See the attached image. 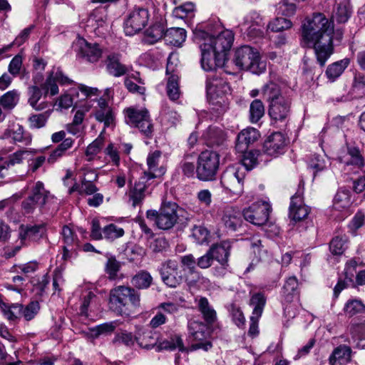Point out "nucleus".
<instances>
[{
	"mask_svg": "<svg viewBox=\"0 0 365 365\" xmlns=\"http://www.w3.org/2000/svg\"><path fill=\"white\" fill-rule=\"evenodd\" d=\"M48 194L49 192L45 189L43 183L41 181H37L31 187L29 196L39 207H43L46 202Z\"/></svg>",
	"mask_w": 365,
	"mask_h": 365,
	"instance_id": "nucleus-41",
	"label": "nucleus"
},
{
	"mask_svg": "<svg viewBox=\"0 0 365 365\" xmlns=\"http://www.w3.org/2000/svg\"><path fill=\"white\" fill-rule=\"evenodd\" d=\"M297 287L298 282L296 277H291L287 279L282 291L284 302L290 303L297 297Z\"/></svg>",
	"mask_w": 365,
	"mask_h": 365,
	"instance_id": "nucleus-39",
	"label": "nucleus"
},
{
	"mask_svg": "<svg viewBox=\"0 0 365 365\" xmlns=\"http://www.w3.org/2000/svg\"><path fill=\"white\" fill-rule=\"evenodd\" d=\"M178 206L175 202H165L159 210L158 227L161 230H169L177 222L178 215L177 213Z\"/></svg>",
	"mask_w": 365,
	"mask_h": 365,
	"instance_id": "nucleus-16",
	"label": "nucleus"
},
{
	"mask_svg": "<svg viewBox=\"0 0 365 365\" xmlns=\"http://www.w3.org/2000/svg\"><path fill=\"white\" fill-rule=\"evenodd\" d=\"M365 310V306L361 300L350 299L344 305V312L346 316L353 317L359 313H362Z\"/></svg>",
	"mask_w": 365,
	"mask_h": 365,
	"instance_id": "nucleus-53",
	"label": "nucleus"
},
{
	"mask_svg": "<svg viewBox=\"0 0 365 365\" xmlns=\"http://www.w3.org/2000/svg\"><path fill=\"white\" fill-rule=\"evenodd\" d=\"M103 238L107 240L113 241L124 235L123 228L114 224H110L103 228Z\"/></svg>",
	"mask_w": 365,
	"mask_h": 365,
	"instance_id": "nucleus-55",
	"label": "nucleus"
},
{
	"mask_svg": "<svg viewBox=\"0 0 365 365\" xmlns=\"http://www.w3.org/2000/svg\"><path fill=\"white\" fill-rule=\"evenodd\" d=\"M121 267L120 262L115 257L110 256L108 257L107 262L105 266L106 273L108 275L110 279H115L117 274Z\"/></svg>",
	"mask_w": 365,
	"mask_h": 365,
	"instance_id": "nucleus-58",
	"label": "nucleus"
},
{
	"mask_svg": "<svg viewBox=\"0 0 365 365\" xmlns=\"http://www.w3.org/2000/svg\"><path fill=\"white\" fill-rule=\"evenodd\" d=\"M351 16V9L349 0H343L337 4L334 13V18L339 23H345Z\"/></svg>",
	"mask_w": 365,
	"mask_h": 365,
	"instance_id": "nucleus-49",
	"label": "nucleus"
},
{
	"mask_svg": "<svg viewBox=\"0 0 365 365\" xmlns=\"http://www.w3.org/2000/svg\"><path fill=\"white\" fill-rule=\"evenodd\" d=\"M351 349L346 345H340L333 351L329 356V363L334 365L336 361L341 364L347 363L351 361Z\"/></svg>",
	"mask_w": 365,
	"mask_h": 365,
	"instance_id": "nucleus-38",
	"label": "nucleus"
},
{
	"mask_svg": "<svg viewBox=\"0 0 365 365\" xmlns=\"http://www.w3.org/2000/svg\"><path fill=\"white\" fill-rule=\"evenodd\" d=\"M308 168L312 170L313 175L315 176L317 173L327 168V162L323 157L314 155L309 161Z\"/></svg>",
	"mask_w": 365,
	"mask_h": 365,
	"instance_id": "nucleus-60",
	"label": "nucleus"
},
{
	"mask_svg": "<svg viewBox=\"0 0 365 365\" xmlns=\"http://www.w3.org/2000/svg\"><path fill=\"white\" fill-rule=\"evenodd\" d=\"M197 304L205 320L209 324L213 323L216 320L217 314L215 309L210 305L207 299L201 297Z\"/></svg>",
	"mask_w": 365,
	"mask_h": 365,
	"instance_id": "nucleus-45",
	"label": "nucleus"
},
{
	"mask_svg": "<svg viewBox=\"0 0 365 365\" xmlns=\"http://www.w3.org/2000/svg\"><path fill=\"white\" fill-rule=\"evenodd\" d=\"M140 296L138 291L126 286H117L110 289L108 305L118 315L128 314L131 308L140 306Z\"/></svg>",
	"mask_w": 365,
	"mask_h": 365,
	"instance_id": "nucleus-4",
	"label": "nucleus"
},
{
	"mask_svg": "<svg viewBox=\"0 0 365 365\" xmlns=\"http://www.w3.org/2000/svg\"><path fill=\"white\" fill-rule=\"evenodd\" d=\"M108 14L105 7H98L91 12L86 21V27L97 35L103 34L108 28Z\"/></svg>",
	"mask_w": 365,
	"mask_h": 365,
	"instance_id": "nucleus-19",
	"label": "nucleus"
},
{
	"mask_svg": "<svg viewBox=\"0 0 365 365\" xmlns=\"http://www.w3.org/2000/svg\"><path fill=\"white\" fill-rule=\"evenodd\" d=\"M292 26V23L290 20L282 18L277 17L272 21H271L268 25L267 28L270 29L272 31L279 32L286 29H289Z\"/></svg>",
	"mask_w": 365,
	"mask_h": 365,
	"instance_id": "nucleus-59",
	"label": "nucleus"
},
{
	"mask_svg": "<svg viewBox=\"0 0 365 365\" xmlns=\"http://www.w3.org/2000/svg\"><path fill=\"white\" fill-rule=\"evenodd\" d=\"M245 173L239 166H229L223 172L220 183L225 190L230 193L240 195L243 192Z\"/></svg>",
	"mask_w": 365,
	"mask_h": 365,
	"instance_id": "nucleus-9",
	"label": "nucleus"
},
{
	"mask_svg": "<svg viewBox=\"0 0 365 365\" xmlns=\"http://www.w3.org/2000/svg\"><path fill=\"white\" fill-rule=\"evenodd\" d=\"M125 118L127 124L138 128L146 136L152 133L153 125L146 109L128 108L125 110Z\"/></svg>",
	"mask_w": 365,
	"mask_h": 365,
	"instance_id": "nucleus-13",
	"label": "nucleus"
},
{
	"mask_svg": "<svg viewBox=\"0 0 365 365\" xmlns=\"http://www.w3.org/2000/svg\"><path fill=\"white\" fill-rule=\"evenodd\" d=\"M174 58L173 54H170L168 58V63L166 68L167 74L172 73L168 78L167 83V95L171 101H176L180 96V91L179 88L178 75L173 73L175 72V65L174 64L173 59Z\"/></svg>",
	"mask_w": 365,
	"mask_h": 365,
	"instance_id": "nucleus-24",
	"label": "nucleus"
},
{
	"mask_svg": "<svg viewBox=\"0 0 365 365\" xmlns=\"http://www.w3.org/2000/svg\"><path fill=\"white\" fill-rule=\"evenodd\" d=\"M242 153V165L247 170H251L258 164L259 159L262 160V154L259 150H246Z\"/></svg>",
	"mask_w": 365,
	"mask_h": 365,
	"instance_id": "nucleus-44",
	"label": "nucleus"
},
{
	"mask_svg": "<svg viewBox=\"0 0 365 365\" xmlns=\"http://www.w3.org/2000/svg\"><path fill=\"white\" fill-rule=\"evenodd\" d=\"M310 209L303 203L302 197L299 194H295L291 198L289 205V217L294 222H299L307 218Z\"/></svg>",
	"mask_w": 365,
	"mask_h": 365,
	"instance_id": "nucleus-28",
	"label": "nucleus"
},
{
	"mask_svg": "<svg viewBox=\"0 0 365 365\" xmlns=\"http://www.w3.org/2000/svg\"><path fill=\"white\" fill-rule=\"evenodd\" d=\"M252 25L257 26H264V23L263 21L262 18L261 17L259 14L255 11H250L247 15H245L243 19V21L241 24L242 27L249 26Z\"/></svg>",
	"mask_w": 365,
	"mask_h": 365,
	"instance_id": "nucleus-61",
	"label": "nucleus"
},
{
	"mask_svg": "<svg viewBox=\"0 0 365 365\" xmlns=\"http://www.w3.org/2000/svg\"><path fill=\"white\" fill-rule=\"evenodd\" d=\"M148 180L146 176H142L130 187L128 195L133 207L141 206L143 204L148 192Z\"/></svg>",
	"mask_w": 365,
	"mask_h": 365,
	"instance_id": "nucleus-25",
	"label": "nucleus"
},
{
	"mask_svg": "<svg viewBox=\"0 0 365 365\" xmlns=\"http://www.w3.org/2000/svg\"><path fill=\"white\" fill-rule=\"evenodd\" d=\"M192 236L199 245L208 242L210 232L202 225H195L192 229Z\"/></svg>",
	"mask_w": 365,
	"mask_h": 365,
	"instance_id": "nucleus-56",
	"label": "nucleus"
},
{
	"mask_svg": "<svg viewBox=\"0 0 365 365\" xmlns=\"http://www.w3.org/2000/svg\"><path fill=\"white\" fill-rule=\"evenodd\" d=\"M206 90L212 104L224 105L220 113L224 112L226 109V102L223 96L230 91L228 83L222 78H208L206 83Z\"/></svg>",
	"mask_w": 365,
	"mask_h": 365,
	"instance_id": "nucleus-14",
	"label": "nucleus"
},
{
	"mask_svg": "<svg viewBox=\"0 0 365 365\" xmlns=\"http://www.w3.org/2000/svg\"><path fill=\"white\" fill-rule=\"evenodd\" d=\"M135 340L140 347L145 349H152L156 344L155 339L150 331L143 332L142 335L135 337Z\"/></svg>",
	"mask_w": 365,
	"mask_h": 365,
	"instance_id": "nucleus-62",
	"label": "nucleus"
},
{
	"mask_svg": "<svg viewBox=\"0 0 365 365\" xmlns=\"http://www.w3.org/2000/svg\"><path fill=\"white\" fill-rule=\"evenodd\" d=\"M165 30V27L163 23H155L145 31L143 41L150 45L155 43L164 37Z\"/></svg>",
	"mask_w": 365,
	"mask_h": 365,
	"instance_id": "nucleus-36",
	"label": "nucleus"
},
{
	"mask_svg": "<svg viewBox=\"0 0 365 365\" xmlns=\"http://www.w3.org/2000/svg\"><path fill=\"white\" fill-rule=\"evenodd\" d=\"M46 224H21L18 229V238L20 245L16 246L11 252H6L8 257H14L21 249V246H28L32 242L39 241L46 234Z\"/></svg>",
	"mask_w": 365,
	"mask_h": 365,
	"instance_id": "nucleus-8",
	"label": "nucleus"
},
{
	"mask_svg": "<svg viewBox=\"0 0 365 365\" xmlns=\"http://www.w3.org/2000/svg\"><path fill=\"white\" fill-rule=\"evenodd\" d=\"M221 220L230 230L235 231L241 226L242 212L238 207L232 205H225L220 210Z\"/></svg>",
	"mask_w": 365,
	"mask_h": 365,
	"instance_id": "nucleus-23",
	"label": "nucleus"
},
{
	"mask_svg": "<svg viewBox=\"0 0 365 365\" xmlns=\"http://www.w3.org/2000/svg\"><path fill=\"white\" fill-rule=\"evenodd\" d=\"M158 348L159 350L173 351L178 349L180 351H187V348L184 346L182 339L177 335L162 340L159 342Z\"/></svg>",
	"mask_w": 365,
	"mask_h": 365,
	"instance_id": "nucleus-43",
	"label": "nucleus"
},
{
	"mask_svg": "<svg viewBox=\"0 0 365 365\" xmlns=\"http://www.w3.org/2000/svg\"><path fill=\"white\" fill-rule=\"evenodd\" d=\"M153 282V277L147 271H140L131 279L132 284L138 289H147Z\"/></svg>",
	"mask_w": 365,
	"mask_h": 365,
	"instance_id": "nucleus-46",
	"label": "nucleus"
},
{
	"mask_svg": "<svg viewBox=\"0 0 365 365\" xmlns=\"http://www.w3.org/2000/svg\"><path fill=\"white\" fill-rule=\"evenodd\" d=\"M263 98L268 103V114L274 123H285L290 115L292 100L277 83L270 81L261 89Z\"/></svg>",
	"mask_w": 365,
	"mask_h": 365,
	"instance_id": "nucleus-3",
	"label": "nucleus"
},
{
	"mask_svg": "<svg viewBox=\"0 0 365 365\" xmlns=\"http://www.w3.org/2000/svg\"><path fill=\"white\" fill-rule=\"evenodd\" d=\"M164 39L168 44L180 46L186 39V31L182 28H171L165 31Z\"/></svg>",
	"mask_w": 365,
	"mask_h": 365,
	"instance_id": "nucleus-37",
	"label": "nucleus"
},
{
	"mask_svg": "<svg viewBox=\"0 0 365 365\" xmlns=\"http://www.w3.org/2000/svg\"><path fill=\"white\" fill-rule=\"evenodd\" d=\"M75 51L78 58L89 62H96L102 54V50L97 43H91L84 38H78L74 44Z\"/></svg>",
	"mask_w": 365,
	"mask_h": 365,
	"instance_id": "nucleus-18",
	"label": "nucleus"
},
{
	"mask_svg": "<svg viewBox=\"0 0 365 365\" xmlns=\"http://www.w3.org/2000/svg\"><path fill=\"white\" fill-rule=\"evenodd\" d=\"M4 135L11 138L15 142L24 143L26 145L31 142L30 137L25 135L23 127L19 124L14 125L11 128L8 129Z\"/></svg>",
	"mask_w": 365,
	"mask_h": 365,
	"instance_id": "nucleus-47",
	"label": "nucleus"
},
{
	"mask_svg": "<svg viewBox=\"0 0 365 365\" xmlns=\"http://www.w3.org/2000/svg\"><path fill=\"white\" fill-rule=\"evenodd\" d=\"M347 238L346 237H336L329 244L330 252L334 255H342L346 248Z\"/></svg>",
	"mask_w": 365,
	"mask_h": 365,
	"instance_id": "nucleus-57",
	"label": "nucleus"
},
{
	"mask_svg": "<svg viewBox=\"0 0 365 365\" xmlns=\"http://www.w3.org/2000/svg\"><path fill=\"white\" fill-rule=\"evenodd\" d=\"M19 100V93L16 90L6 92L1 99L0 103L5 109H12L16 106Z\"/></svg>",
	"mask_w": 365,
	"mask_h": 365,
	"instance_id": "nucleus-54",
	"label": "nucleus"
},
{
	"mask_svg": "<svg viewBox=\"0 0 365 365\" xmlns=\"http://www.w3.org/2000/svg\"><path fill=\"white\" fill-rule=\"evenodd\" d=\"M28 102L34 109L42 110L48 106V103L44 101L38 103L42 97V91L37 86H31L28 88Z\"/></svg>",
	"mask_w": 365,
	"mask_h": 365,
	"instance_id": "nucleus-40",
	"label": "nucleus"
},
{
	"mask_svg": "<svg viewBox=\"0 0 365 365\" xmlns=\"http://www.w3.org/2000/svg\"><path fill=\"white\" fill-rule=\"evenodd\" d=\"M264 114L263 103L259 100H254L250 106V120L252 123L258 122Z\"/></svg>",
	"mask_w": 365,
	"mask_h": 365,
	"instance_id": "nucleus-51",
	"label": "nucleus"
},
{
	"mask_svg": "<svg viewBox=\"0 0 365 365\" xmlns=\"http://www.w3.org/2000/svg\"><path fill=\"white\" fill-rule=\"evenodd\" d=\"M61 235L63 242L62 258L64 260L75 258L81 248L80 241L76 234L71 227L66 225L62 229Z\"/></svg>",
	"mask_w": 365,
	"mask_h": 365,
	"instance_id": "nucleus-17",
	"label": "nucleus"
},
{
	"mask_svg": "<svg viewBox=\"0 0 365 365\" xmlns=\"http://www.w3.org/2000/svg\"><path fill=\"white\" fill-rule=\"evenodd\" d=\"M92 106V101H87L83 105L78 107L76 110L72 122L76 125H81L83 122L86 113L91 110Z\"/></svg>",
	"mask_w": 365,
	"mask_h": 365,
	"instance_id": "nucleus-63",
	"label": "nucleus"
},
{
	"mask_svg": "<svg viewBox=\"0 0 365 365\" xmlns=\"http://www.w3.org/2000/svg\"><path fill=\"white\" fill-rule=\"evenodd\" d=\"M338 159L344 167L353 165L359 168L364 165V158L359 150L355 147L348 148L347 153L344 156H339Z\"/></svg>",
	"mask_w": 365,
	"mask_h": 365,
	"instance_id": "nucleus-34",
	"label": "nucleus"
},
{
	"mask_svg": "<svg viewBox=\"0 0 365 365\" xmlns=\"http://www.w3.org/2000/svg\"><path fill=\"white\" fill-rule=\"evenodd\" d=\"M160 158L161 153L159 150H155L148 154L147 158L148 172H145L143 176H146L148 179H153L165 174V169L163 166L159 167Z\"/></svg>",
	"mask_w": 365,
	"mask_h": 365,
	"instance_id": "nucleus-30",
	"label": "nucleus"
},
{
	"mask_svg": "<svg viewBox=\"0 0 365 365\" xmlns=\"http://www.w3.org/2000/svg\"><path fill=\"white\" fill-rule=\"evenodd\" d=\"M349 63L350 60L345 58L329 65L325 71V76L328 81L331 83L334 82L344 73Z\"/></svg>",
	"mask_w": 365,
	"mask_h": 365,
	"instance_id": "nucleus-35",
	"label": "nucleus"
},
{
	"mask_svg": "<svg viewBox=\"0 0 365 365\" xmlns=\"http://www.w3.org/2000/svg\"><path fill=\"white\" fill-rule=\"evenodd\" d=\"M334 24L323 14L317 13L306 19L302 26L304 47L312 48L317 62L324 66L334 52Z\"/></svg>",
	"mask_w": 365,
	"mask_h": 365,
	"instance_id": "nucleus-1",
	"label": "nucleus"
},
{
	"mask_svg": "<svg viewBox=\"0 0 365 365\" xmlns=\"http://www.w3.org/2000/svg\"><path fill=\"white\" fill-rule=\"evenodd\" d=\"M117 327V322H110L99 324L90 329L91 336L93 338H98L101 335L110 334L114 331Z\"/></svg>",
	"mask_w": 365,
	"mask_h": 365,
	"instance_id": "nucleus-48",
	"label": "nucleus"
},
{
	"mask_svg": "<svg viewBox=\"0 0 365 365\" xmlns=\"http://www.w3.org/2000/svg\"><path fill=\"white\" fill-rule=\"evenodd\" d=\"M230 244L223 241L219 244L212 245L208 250L213 260H216L222 266L227 265L230 256Z\"/></svg>",
	"mask_w": 365,
	"mask_h": 365,
	"instance_id": "nucleus-32",
	"label": "nucleus"
},
{
	"mask_svg": "<svg viewBox=\"0 0 365 365\" xmlns=\"http://www.w3.org/2000/svg\"><path fill=\"white\" fill-rule=\"evenodd\" d=\"M35 152L31 150L21 149L10 155L4 160L9 168L15 165L21 164L26 160H30Z\"/></svg>",
	"mask_w": 365,
	"mask_h": 365,
	"instance_id": "nucleus-42",
	"label": "nucleus"
},
{
	"mask_svg": "<svg viewBox=\"0 0 365 365\" xmlns=\"http://www.w3.org/2000/svg\"><path fill=\"white\" fill-rule=\"evenodd\" d=\"M287 143V139L282 133H273L264 141L263 152L267 155L276 158L285 152Z\"/></svg>",
	"mask_w": 365,
	"mask_h": 365,
	"instance_id": "nucleus-20",
	"label": "nucleus"
},
{
	"mask_svg": "<svg viewBox=\"0 0 365 365\" xmlns=\"http://www.w3.org/2000/svg\"><path fill=\"white\" fill-rule=\"evenodd\" d=\"M93 115L96 120L104 123L105 127L110 126L114 120L112 108L108 106L106 99L100 98L97 106L94 108Z\"/></svg>",
	"mask_w": 365,
	"mask_h": 365,
	"instance_id": "nucleus-29",
	"label": "nucleus"
},
{
	"mask_svg": "<svg viewBox=\"0 0 365 365\" xmlns=\"http://www.w3.org/2000/svg\"><path fill=\"white\" fill-rule=\"evenodd\" d=\"M271 205L266 201L252 203L242 211L245 220L256 226L264 225L269 220Z\"/></svg>",
	"mask_w": 365,
	"mask_h": 365,
	"instance_id": "nucleus-12",
	"label": "nucleus"
},
{
	"mask_svg": "<svg viewBox=\"0 0 365 365\" xmlns=\"http://www.w3.org/2000/svg\"><path fill=\"white\" fill-rule=\"evenodd\" d=\"M57 83L61 85H70L72 84L73 81L65 76L61 69L53 70L42 86L45 95L48 93L51 96L56 95L58 93Z\"/></svg>",
	"mask_w": 365,
	"mask_h": 365,
	"instance_id": "nucleus-22",
	"label": "nucleus"
},
{
	"mask_svg": "<svg viewBox=\"0 0 365 365\" xmlns=\"http://www.w3.org/2000/svg\"><path fill=\"white\" fill-rule=\"evenodd\" d=\"M210 332L207 327L197 321H190L188 323V341L190 346L187 351H193L198 349L207 351L212 347L210 341Z\"/></svg>",
	"mask_w": 365,
	"mask_h": 365,
	"instance_id": "nucleus-6",
	"label": "nucleus"
},
{
	"mask_svg": "<svg viewBox=\"0 0 365 365\" xmlns=\"http://www.w3.org/2000/svg\"><path fill=\"white\" fill-rule=\"evenodd\" d=\"M104 144V136L101 133L98 137L90 143L86 150V156L88 161L93 160L94 157L100 153Z\"/></svg>",
	"mask_w": 365,
	"mask_h": 365,
	"instance_id": "nucleus-50",
	"label": "nucleus"
},
{
	"mask_svg": "<svg viewBox=\"0 0 365 365\" xmlns=\"http://www.w3.org/2000/svg\"><path fill=\"white\" fill-rule=\"evenodd\" d=\"M39 309L40 306L37 301L31 302L26 306L16 303L11 304L8 310L5 311V315L9 320L24 318L26 321H30L36 317Z\"/></svg>",
	"mask_w": 365,
	"mask_h": 365,
	"instance_id": "nucleus-15",
	"label": "nucleus"
},
{
	"mask_svg": "<svg viewBox=\"0 0 365 365\" xmlns=\"http://www.w3.org/2000/svg\"><path fill=\"white\" fill-rule=\"evenodd\" d=\"M259 137V131L254 128L243 129L237 135L235 149L238 153L247 150L249 146L254 143Z\"/></svg>",
	"mask_w": 365,
	"mask_h": 365,
	"instance_id": "nucleus-26",
	"label": "nucleus"
},
{
	"mask_svg": "<svg viewBox=\"0 0 365 365\" xmlns=\"http://www.w3.org/2000/svg\"><path fill=\"white\" fill-rule=\"evenodd\" d=\"M194 34L200 43L202 69L212 71L225 66L227 54L234 41L232 31H222L215 36L203 30L195 29Z\"/></svg>",
	"mask_w": 365,
	"mask_h": 365,
	"instance_id": "nucleus-2",
	"label": "nucleus"
},
{
	"mask_svg": "<svg viewBox=\"0 0 365 365\" xmlns=\"http://www.w3.org/2000/svg\"><path fill=\"white\" fill-rule=\"evenodd\" d=\"M202 137L208 146L223 145L226 140L225 130L217 126H210L203 133Z\"/></svg>",
	"mask_w": 365,
	"mask_h": 365,
	"instance_id": "nucleus-33",
	"label": "nucleus"
},
{
	"mask_svg": "<svg viewBox=\"0 0 365 365\" xmlns=\"http://www.w3.org/2000/svg\"><path fill=\"white\" fill-rule=\"evenodd\" d=\"M105 63L107 72L114 77L126 75L130 71L129 66L121 62L120 55L118 53L108 55Z\"/></svg>",
	"mask_w": 365,
	"mask_h": 365,
	"instance_id": "nucleus-27",
	"label": "nucleus"
},
{
	"mask_svg": "<svg viewBox=\"0 0 365 365\" xmlns=\"http://www.w3.org/2000/svg\"><path fill=\"white\" fill-rule=\"evenodd\" d=\"M220 156L217 153L212 150L202 152L197 158L196 174L199 180L203 181L212 180L219 168Z\"/></svg>",
	"mask_w": 365,
	"mask_h": 365,
	"instance_id": "nucleus-7",
	"label": "nucleus"
},
{
	"mask_svg": "<svg viewBox=\"0 0 365 365\" xmlns=\"http://www.w3.org/2000/svg\"><path fill=\"white\" fill-rule=\"evenodd\" d=\"M158 270L163 282L169 287L176 288L184 279L182 270L175 259L163 262Z\"/></svg>",
	"mask_w": 365,
	"mask_h": 365,
	"instance_id": "nucleus-11",
	"label": "nucleus"
},
{
	"mask_svg": "<svg viewBox=\"0 0 365 365\" xmlns=\"http://www.w3.org/2000/svg\"><path fill=\"white\" fill-rule=\"evenodd\" d=\"M233 62L238 70H247L255 74L262 73L266 68L259 51L249 46H241L235 51Z\"/></svg>",
	"mask_w": 365,
	"mask_h": 365,
	"instance_id": "nucleus-5",
	"label": "nucleus"
},
{
	"mask_svg": "<svg viewBox=\"0 0 365 365\" xmlns=\"http://www.w3.org/2000/svg\"><path fill=\"white\" fill-rule=\"evenodd\" d=\"M185 281L190 286L207 285L210 283L209 279L197 269L187 273Z\"/></svg>",
	"mask_w": 365,
	"mask_h": 365,
	"instance_id": "nucleus-52",
	"label": "nucleus"
},
{
	"mask_svg": "<svg viewBox=\"0 0 365 365\" xmlns=\"http://www.w3.org/2000/svg\"><path fill=\"white\" fill-rule=\"evenodd\" d=\"M195 5L191 2H187L175 7L173 11V15L175 18L184 19L193 12Z\"/></svg>",
	"mask_w": 365,
	"mask_h": 365,
	"instance_id": "nucleus-64",
	"label": "nucleus"
},
{
	"mask_svg": "<svg viewBox=\"0 0 365 365\" xmlns=\"http://www.w3.org/2000/svg\"><path fill=\"white\" fill-rule=\"evenodd\" d=\"M266 303V298L262 293H256L252 295L250 299V304L253 306V311L250 317L249 334L252 336L257 335L258 322L262 316Z\"/></svg>",
	"mask_w": 365,
	"mask_h": 365,
	"instance_id": "nucleus-21",
	"label": "nucleus"
},
{
	"mask_svg": "<svg viewBox=\"0 0 365 365\" xmlns=\"http://www.w3.org/2000/svg\"><path fill=\"white\" fill-rule=\"evenodd\" d=\"M351 205V192L349 190L340 188L334 196L333 209L336 211L344 212L341 217L348 214V209Z\"/></svg>",
	"mask_w": 365,
	"mask_h": 365,
	"instance_id": "nucleus-31",
	"label": "nucleus"
},
{
	"mask_svg": "<svg viewBox=\"0 0 365 365\" xmlns=\"http://www.w3.org/2000/svg\"><path fill=\"white\" fill-rule=\"evenodd\" d=\"M150 14L147 9L135 7L130 10L124 20L123 30L126 36H133L147 25Z\"/></svg>",
	"mask_w": 365,
	"mask_h": 365,
	"instance_id": "nucleus-10",
	"label": "nucleus"
}]
</instances>
